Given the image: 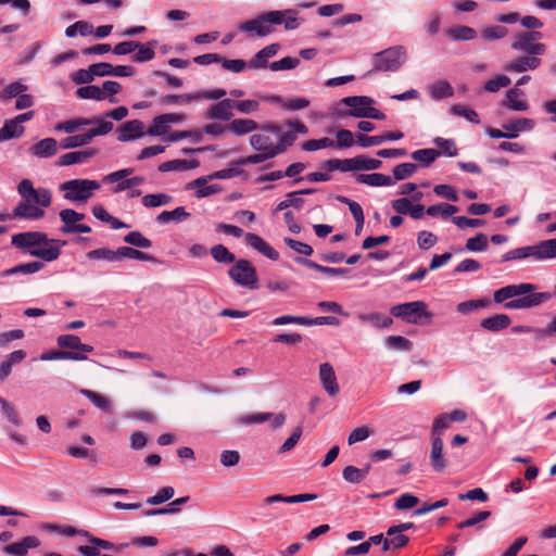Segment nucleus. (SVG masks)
Returning <instances> with one entry per match:
<instances>
[{
  "mask_svg": "<svg viewBox=\"0 0 556 556\" xmlns=\"http://www.w3.org/2000/svg\"><path fill=\"white\" fill-rule=\"evenodd\" d=\"M300 262L308 268L315 269L319 273H323L325 275H329L332 277H343L349 274V269L343 268V267H339V268L327 267V266L319 265V264L315 263L314 261H309V260H303Z\"/></svg>",
  "mask_w": 556,
  "mask_h": 556,
  "instance_id": "obj_46",
  "label": "nucleus"
},
{
  "mask_svg": "<svg viewBox=\"0 0 556 556\" xmlns=\"http://www.w3.org/2000/svg\"><path fill=\"white\" fill-rule=\"evenodd\" d=\"M300 64V59L298 58H293V56H286L279 61H275V62H271L268 67L273 71V72H278V71H290V70H293L295 67H298Z\"/></svg>",
  "mask_w": 556,
  "mask_h": 556,
  "instance_id": "obj_62",
  "label": "nucleus"
},
{
  "mask_svg": "<svg viewBox=\"0 0 556 556\" xmlns=\"http://www.w3.org/2000/svg\"><path fill=\"white\" fill-rule=\"evenodd\" d=\"M245 242L271 261H277L279 258V253L258 235L247 233Z\"/></svg>",
  "mask_w": 556,
  "mask_h": 556,
  "instance_id": "obj_24",
  "label": "nucleus"
},
{
  "mask_svg": "<svg viewBox=\"0 0 556 556\" xmlns=\"http://www.w3.org/2000/svg\"><path fill=\"white\" fill-rule=\"evenodd\" d=\"M58 359H71V361H85L87 356L74 352L65 351H50L40 355V361H58Z\"/></svg>",
  "mask_w": 556,
  "mask_h": 556,
  "instance_id": "obj_45",
  "label": "nucleus"
},
{
  "mask_svg": "<svg viewBox=\"0 0 556 556\" xmlns=\"http://www.w3.org/2000/svg\"><path fill=\"white\" fill-rule=\"evenodd\" d=\"M486 235L479 232L475 237L469 238L466 242V249L470 252H481L488 249Z\"/></svg>",
  "mask_w": 556,
  "mask_h": 556,
  "instance_id": "obj_58",
  "label": "nucleus"
},
{
  "mask_svg": "<svg viewBox=\"0 0 556 556\" xmlns=\"http://www.w3.org/2000/svg\"><path fill=\"white\" fill-rule=\"evenodd\" d=\"M155 40L148 41L147 43L139 42L137 47V53L132 56V61L138 63L149 62L154 59V48L156 46Z\"/></svg>",
  "mask_w": 556,
  "mask_h": 556,
  "instance_id": "obj_41",
  "label": "nucleus"
},
{
  "mask_svg": "<svg viewBox=\"0 0 556 556\" xmlns=\"http://www.w3.org/2000/svg\"><path fill=\"white\" fill-rule=\"evenodd\" d=\"M334 141L328 137L320 139H311L302 144L304 151H317L325 148H333Z\"/></svg>",
  "mask_w": 556,
  "mask_h": 556,
  "instance_id": "obj_63",
  "label": "nucleus"
},
{
  "mask_svg": "<svg viewBox=\"0 0 556 556\" xmlns=\"http://www.w3.org/2000/svg\"><path fill=\"white\" fill-rule=\"evenodd\" d=\"M0 407L3 416L8 419L10 424L15 427H21L23 421L14 406L5 399L0 396Z\"/></svg>",
  "mask_w": 556,
  "mask_h": 556,
  "instance_id": "obj_50",
  "label": "nucleus"
},
{
  "mask_svg": "<svg viewBox=\"0 0 556 556\" xmlns=\"http://www.w3.org/2000/svg\"><path fill=\"white\" fill-rule=\"evenodd\" d=\"M531 258L534 262H543L545 260H551L552 255L548 249L547 241H541L538 244L527 245L510 250L502 255V262H510V261H522Z\"/></svg>",
  "mask_w": 556,
  "mask_h": 556,
  "instance_id": "obj_7",
  "label": "nucleus"
},
{
  "mask_svg": "<svg viewBox=\"0 0 556 556\" xmlns=\"http://www.w3.org/2000/svg\"><path fill=\"white\" fill-rule=\"evenodd\" d=\"M214 180L213 178H208L207 176L199 177L192 181H190L186 188L187 189H195V197L198 199L206 198L212 194L218 193L222 189L218 185H207L208 181Z\"/></svg>",
  "mask_w": 556,
  "mask_h": 556,
  "instance_id": "obj_21",
  "label": "nucleus"
},
{
  "mask_svg": "<svg viewBox=\"0 0 556 556\" xmlns=\"http://www.w3.org/2000/svg\"><path fill=\"white\" fill-rule=\"evenodd\" d=\"M440 155L441 152L435 149H420L410 154L412 159L419 162L424 167L430 166Z\"/></svg>",
  "mask_w": 556,
  "mask_h": 556,
  "instance_id": "obj_43",
  "label": "nucleus"
},
{
  "mask_svg": "<svg viewBox=\"0 0 556 556\" xmlns=\"http://www.w3.org/2000/svg\"><path fill=\"white\" fill-rule=\"evenodd\" d=\"M534 126L535 123L533 119L522 117L504 124L503 128L505 129V135H507V138L513 139L517 138L520 132L532 130Z\"/></svg>",
  "mask_w": 556,
  "mask_h": 556,
  "instance_id": "obj_26",
  "label": "nucleus"
},
{
  "mask_svg": "<svg viewBox=\"0 0 556 556\" xmlns=\"http://www.w3.org/2000/svg\"><path fill=\"white\" fill-rule=\"evenodd\" d=\"M430 93L433 99L439 100L451 97L453 94V88L446 81H439L431 86Z\"/></svg>",
  "mask_w": 556,
  "mask_h": 556,
  "instance_id": "obj_64",
  "label": "nucleus"
},
{
  "mask_svg": "<svg viewBox=\"0 0 556 556\" xmlns=\"http://www.w3.org/2000/svg\"><path fill=\"white\" fill-rule=\"evenodd\" d=\"M447 35L454 40H471L477 37V31L469 26H457L448 29Z\"/></svg>",
  "mask_w": 556,
  "mask_h": 556,
  "instance_id": "obj_53",
  "label": "nucleus"
},
{
  "mask_svg": "<svg viewBox=\"0 0 556 556\" xmlns=\"http://www.w3.org/2000/svg\"><path fill=\"white\" fill-rule=\"evenodd\" d=\"M409 542V538L399 530L390 527L386 532V539L383 541V551H396L404 547Z\"/></svg>",
  "mask_w": 556,
  "mask_h": 556,
  "instance_id": "obj_27",
  "label": "nucleus"
},
{
  "mask_svg": "<svg viewBox=\"0 0 556 556\" xmlns=\"http://www.w3.org/2000/svg\"><path fill=\"white\" fill-rule=\"evenodd\" d=\"M417 170V165L414 163H402L393 168V181L404 180L409 178Z\"/></svg>",
  "mask_w": 556,
  "mask_h": 556,
  "instance_id": "obj_59",
  "label": "nucleus"
},
{
  "mask_svg": "<svg viewBox=\"0 0 556 556\" xmlns=\"http://www.w3.org/2000/svg\"><path fill=\"white\" fill-rule=\"evenodd\" d=\"M124 242L141 249H150L152 247V241L140 231H130L124 237Z\"/></svg>",
  "mask_w": 556,
  "mask_h": 556,
  "instance_id": "obj_54",
  "label": "nucleus"
},
{
  "mask_svg": "<svg viewBox=\"0 0 556 556\" xmlns=\"http://www.w3.org/2000/svg\"><path fill=\"white\" fill-rule=\"evenodd\" d=\"M84 396H86L96 407L103 412H111L112 409V402L109 397L105 395H102L98 392L88 390V389H81L79 391Z\"/></svg>",
  "mask_w": 556,
  "mask_h": 556,
  "instance_id": "obj_38",
  "label": "nucleus"
},
{
  "mask_svg": "<svg viewBox=\"0 0 556 556\" xmlns=\"http://www.w3.org/2000/svg\"><path fill=\"white\" fill-rule=\"evenodd\" d=\"M201 96L195 93H185V94H165L161 97L160 102L164 105H185L189 104L192 101L200 100Z\"/></svg>",
  "mask_w": 556,
  "mask_h": 556,
  "instance_id": "obj_42",
  "label": "nucleus"
},
{
  "mask_svg": "<svg viewBox=\"0 0 556 556\" xmlns=\"http://www.w3.org/2000/svg\"><path fill=\"white\" fill-rule=\"evenodd\" d=\"M358 319L363 323H368L377 329L389 328L393 320L391 317L380 313L359 314Z\"/></svg>",
  "mask_w": 556,
  "mask_h": 556,
  "instance_id": "obj_36",
  "label": "nucleus"
},
{
  "mask_svg": "<svg viewBox=\"0 0 556 556\" xmlns=\"http://www.w3.org/2000/svg\"><path fill=\"white\" fill-rule=\"evenodd\" d=\"M433 143L440 149L441 154L453 157L458 154L457 147L452 139L435 137Z\"/></svg>",
  "mask_w": 556,
  "mask_h": 556,
  "instance_id": "obj_55",
  "label": "nucleus"
},
{
  "mask_svg": "<svg viewBox=\"0 0 556 556\" xmlns=\"http://www.w3.org/2000/svg\"><path fill=\"white\" fill-rule=\"evenodd\" d=\"M11 244L43 262H53L60 257L66 241L51 239L42 231H24L13 235Z\"/></svg>",
  "mask_w": 556,
  "mask_h": 556,
  "instance_id": "obj_2",
  "label": "nucleus"
},
{
  "mask_svg": "<svg viewBox=\"0 0 556 556\" xmlns=\"http://www.w3.org/2000/svg\"><path fill=\"white\" fill-rule=\"evenodd\" d=\"M200 166V161L198 159H191V160H181L176 159L172 161H167L162 163L159 166L160 172H185L189 169H194Z\"/></svg>",
  "mask_w": 556,
  "mask_h": 556,
  "instance_id": "obj_28",
  "label": "nucleus"
},
{
  "mask_svg": "<svg viewBox=\"0 0 556 556\" xmlns=\"http://www.w3.org/2000/svg\"><path fill=\"white\" fill-rule=\"evenodd\" d=\"M212 257L217 263L230 264L236 262L235 255L223 244H216L211 249Z\"/></svg>",
  "mask_w": 556,
  "mask_h": 556,
  "instance_id": "obj_52",
  "label": "nucleus"
},
{
  "mask_svg": "<svg viewBox=\"0 0 556 556\" xmlns=\"http://www.w3.org/2000/svg\"><path fill=\"white\" fill-rule=\"evenodd\" d=\"M429 459L431 467L437 472H442L447 467L448 463L444 457V444L442 438H431Z\"/></svg>",
  "mask_w": 556,
  "mask_h": 556,
  "instance_id": "obj_18",
  "label": "nucleus"
},
{
  "mask_svg": "<svg viewBox=\"0 0 556 556\" xmlns=\"http://www.w3.org/2000/svg\"><path fill=\"white\" fill-rule=\"evenodd\" d=\"M0 407L3 416L8 419L10 424L15 427H21L23 421L14 406L5 399L0 396Z\"/></svg>",
  "mask_w": 556,
  "mask_h": 556,
  "instance_id": "obj_49",
  "label": "nucleus"
},
{
  "mask_svg": "<svg viewBox=\"0 0 556 556\" xmlns=\"http://www.w3.org/2000/svg\"><path fill=\"white\" fill-rule=\"evenodd\" d=\"M228 131L237 137H242L257 130L258 124L251 118H235L227 124Z\"/></svg>",
  "mask_w": 556,
  "mask_h": 556,
  "instance_id": "obj_25",
  "label": "nucleus"
},
{
  "mask_svg": "<svg viewBox=\"0 0 556 556\" xmlns=\"http://www.w3.org/2000/svg\"><path fill=\"white\" fill-rule=\"evenodd\" d=\"M318 378L325 392L334 397L340 392V386L338 383L337 375L333 366L330 363H323L318 368Z\"/></svg>",
  "mask_w": 556,
  "mask_h": 556,
  "instance_id": "obj_16",
  "label": "nucleus"
},
{
  "mask_svg": "<svg viewBox=\"0 0 556 556\" xmlns=\"http://www.w3.org/2000/svg\"><path fill=\"white\" fill-rule=\"evenodd\" d=\"M60 219L63 226L60 228L62 233H89L91 228L88 225L80 224L85 215L72 208H64L60 212Z\"/></svg>",
  "mask_w": 556,
  "mask_h": 556,
  "instance_id": "obj_14",
  "label": "nucleus"
},
{
  "mask_svg": "<svg viewBox=\"0 0 556 556\" xmlns=\"http://www.w3.org/2000/svg\"><path fill=\"white\" fill-rule=\"evenodd\" d=\"M406 61L407 49L401 45L392 46L372 55V72H397Z\"/></svg>",
  "mask_w": 556,
  "mask_h": 556,
  "instance_id": "obj_5",
  "label": "nucleus"
},
{
  "mask_svg": "<svg viewBox=\"0 0 556 556\" xmlns=\"http://www.w3.org/2000/svg\"><path fill=\"white\" fill-rule=\"evenodd\" d=\"M356 181L372 187L391 186L394 184L392 177L380 173L358 174Z\"/></svg>",
  "mask_w": 556,
  "mask_h": 556,
  "instance_id": "obj_31",
  "label": "nucleus"
},
{
  "mask_svg": "<svg viewBox=\"0 0 556 556\" xmlns=\"http://www.w3.org/2000/svg\"><path fill=\"white\" fill-rule=\"evenodd\" d=\"M86 256L91 261L103 260L110 263L121 261L119 248L116 251L110 250L108 248L91 250L86 254Z\"/></svg>",
  "mask_w": 556,
  "mask_h": 556,
  "instance_id": "obj_39",
  "label": "nucleus"
},
{
  "mask_svg": "<svg viewBox=\"0 0 556 556\" xmlns=\"http://www.w3.org/2000/svg\"><path fill=\"white\" fill-rule=\"evenodd\" d=\"M121 261L123 258L139 260L144 262H156L153 255L141 252L130 247H119Z\"/></svg>",
  "mask_w": 556,
  "mask_h": 556,
  "instance_id": "obj_51",
  "label": "nucleus"
},
{
  "mask_svg": "<svg viewBox=\"0 0 556 556\" xmlns=\"http://www.w3.org/2000/svg\"><path fill=\"white\" fill-rule=\"evenodd\" d=\"M356 170H374L382 166V162L378 159H370L365 155L355 156Z\"/></svg>",
  "mask_w": 556,
  "mask_h": 556,
  "instance_id": "obj_60",
  "label": "nucleus"
},
{
  "mask_svg": "<svg viewBox=\"0 0 556 556\" xmlns=\"http://www.w3.org/2000/svg\"><path fill=\"white\" fill-rule=\"evenodd\" d=\"M233 100L232 99H223L218 103L212 105L205 112V118L207 119H219V121H229L232 116L233 110Z\"/></svg>",
  "mask_w": 556,
  "mask_h": 556,
  "instance_id": "obj_20",
  "label": "nucleus"
},
{
  "mask_svg": "<svg viewBox=\"0 0 556 556\" xmlns=\"http://www.w3.org/2000/svg\"><path fill=\"white\" fill-rule=\"evenodd\" d=\"M100 118H76L70 119L55 125L56 130H63L67 134H73L83 126L97 124L99 126Z\"/></svg>",
  "mask_w": 556,
  "mask_h": 556,
  "instance_id": "obj_37",
  "label": "nucleus"
},
{
  "mask_svg": "<svg viewBox=\"0 0 556 556\" xmlns=\"http://www.w3.org/2000/svg\"><path fill=\"white\" fill-rule=\"evenodd\" d=\"M142 205L149 208L160 207L173 202V198L166 193H153L142 197Z\"/></svg>",
  "mask_w": 556,
  "mask_h": 556,
  "instance_id": "obj_47",
  "label": "nucleus"
},
{
  "mask_svg": "<svg viewBox=\"0 0 556 556\" xmlns=\"http://www.w3.org/2000/svg\"><path fill=\"white\" fill-rule=\"evenodd\" d=\"M27 89H28V86L23 84L21 80L11 83L0 93V100L3 102H7L12 98L20 97Z\"/></svg>",
  "mask_w": 556,
  "mask_h": 556,
  "instance_id": "obj_48",
  "label": "nucleus"
},
{
  "mask_svg": "<svg viewBox=\"0 0 556 556\" xmlns=\"http://www.w3.org/2000/svg\"><path fill=\"white\" fill-rule=\"evenodd\" d=\"M503 105L511 111L519 112L527 111L529 109V103L525 99V92L517 87H514L506 92Z\"/></svg>",
  "mask_w": 556,
  "mask_h": 556,
  "instance_id": "obj_22",
  "label": "nucleus"
},
{
  "mask_svg": "<svg viewBox=\"0 0 556 556\" xmlns=\"http://www.w3.org/2000/svg\"><path fill=\"white\" fill-rule=\"evenodd\" d=\"M17 193L22 198L14 207L12 217L37 220L41 219L52 203V193L47 188H35L30 179H22L17 185Z\"/></svg>",
  "mask_w": 556,
  "mask_h": 556,
  "instance_id": "obj_1",
  "label": "nucleus"
},
{
  "mask_svg": "<svg viewBox=\"0 0 556 556\" xmlns=\"http://www.w3.org/2000/svg\"><path fill=\"white\" fill-rule=\"evenodd\" d=\"M536 287L532 283L508 285L493 293L495 303H504L508 309H525L538 306L548 301V292H534Z\"/></svg>",
  "mask_w": 556,
  "mask_h": 556,
  "instance_id": "obj_3",
  "label": "nucleus"
},
{
  "mask_svg": "<svg viewBox=\"0 0 556 556\" xmlns=\"http://www.w3.org/2000/svg\"><path fill=\"white\" fill-rule=\"evenodd\" d=\"M147 135L144 124L139 119H131L117 128V139L121 142L136 140Z\"/></svg>",
  "mask_w": 556,
  "mask_h": 556,
  "instance_id": "obj_17",
  "label": "nucleus"
},
{
  "mask_svg": "<svg viewBox=\"0 0 556 556\" xmlns=\"http://www.w3.org/2000/svg\"><path fill=\"white\" fill-rule=\"evenodd\" d=\"M190 214L184 206H178L173 211H163L156 217L159 224H168L170 222L181 223L188 219Z\"/></svg>",
  "mask_w": 556,
  "mask_h": 556,
  "instance_id": "obj_35",
  "label": "nucleus"
},
{
  "mask_svg": "<svg viewBox=\"0 0 556 556\" xmlns=\"http://www.w3.org/2000/svg\"><path fill=\"white\" fill-rule=\"evenodd\" d=\"M113 129V123L110 121H100L99 126L88 130L81 135H75L64 138L61 141L62 149H73L86 146L90 143V141L96 136H103L109 134Z\"/></svg>",
  "mask_w": 556,
  "mask_h": 556,
  "instance_id": "obj_13",
  "label": "nucleus"
},
{
  "mask_svg": "<svg viewBox=\"0 0 556 556\" xmlns=\"http://www.w3.org/2000/svg\"><path fill=\"white\" fill-rule=\"evenodd\" d=\"M96 153L94 149H88L84 151L68 152L60 156L58 165L70 166L73 164L84 163L88 159L92 157Z\"/></svg>",
  "mask_w": 556,
  "mask_h": 556,
  "instance_id": "obj_30",
  "label": "nucleus"
},
{
  "mask_svg": "<svg viewBox=\"0 0 556 556\" xmlns=\"http://www.w3.org/2000/svg\"><path fill=\"white\" fill-rule=\"evenodd\" d=\"M271 324L274 326H283L288 324H298L302 326H321V325H332L338 326L339 320L333 316H321V317H315V318H308L304 316H291V315H283L276 317L273 319Z\"/></svg>",
  "mask_w": 556,
  "mask_h": 556,
  "instance_id": "obj_15",
  "label": "nucleus"
},
{
  "mask_svg": "<svg viewBox=\"0 0 556 556\" xmlns=\"http://www.w3.org/2000/svg\"><path fill=\"white\" fill-rule=\"evenodd\" d=\"M100 188L101 184L92 179H72L59 186L63 198L75 203H86Z\"/></svg>",
  "mask_w": 556,
  "mask_h": 556,
  "instance_id": "obj_4",
  "label": "nucleus"
},
{
  "mask_svg": "<svg viewBox=\"0 0 556 556\" xmlns=\"http://www.w3.org/2000/svg\"><path fill=\"white\" fill-rule=\"evenodd\" d=\"M386 344L396 351L408 352L413 344L412 342L402 336H390L386 339Z\"/></svg>",
  "mask_w": 556,
  "mask_h": 556,
  "instance_id": "obj_61",
  "label": "nucleus"
},
{
  "mask_svg": "<svg viewBox=\"0 0 556 556\" xmlns=\"http://www.w3.org/2000/svg\"><path fill=\"white\" fill-rule=\"evenodd\" d=\"M228 276L240 287L254 290L257 288V273L248 260H239L229 268Z\"/></svg>",
  "mask_w": 556,
  "mask_h": 556,
  "instance_id": "obj_8",
  "label": "nucleus"
},
{
  "mask_svg": "<svg viewBox=\"0 0 556 556\" xmlns=\"http://www.w3.org/2000/svg\"><path fill=\"white\" fill-rule=\"evenodd\" d=\"M342 103L351 110L348 115L356 118H372L378 121L386 119V115L378 109L374 108V99L366 96H354L342 99Z\"/></svg>",
  "mask_w": 556,
  "mask_h": 556,
  "instance_id": "obj_6",
  "label": "nucleus"
},
{
  "mask_svg": "<svg viewBox=\"0 0 556 556\" xmlns=\"http://www.w3.org/2000/svg\"><path fill=\"white\" fill-rule=\"evenodd\" d=\"M427 304L422 301H414L397 304L391 308V314L402 318L408 324H418L421 318L431 319L432 314L428 312Z\"/></svg>",
  "mask_w": 556,
  "mask_h": 556,
  "instance_id": "obj_10",
  "label": "nucleus"
},
{
  "mask_svg": "<svg viewBox=\"0 0 556 556\" xmlns=\"http://www.w3.org/2000/svg\"><path fill=\"white\" fill-rule=\"evenodd\" d=\"M24 134V127L18 125L16 121L8 119L4 122L3 127L0 129V142L13 138H18Z\"/></svg>",
  "mask_w": 556,
  "mask_h": 556,
  "instance_id": "obj_40",
  "label": "nucleus"
},
{
  "mask_svg": "<svg viewBox=\"0 0 556 556\" xmlns=\"http://www.w3.org/2000/svg\"><path fill=\"white\" fill-rule=\"evenodd\" d=\"M273 13H278L279 21L277 22V25L283 24L285 29L287 30L296 29L301 25V20L296 16L298 12L295 10H277L273 11Z\"/></svg>",
  "mask_w": 556,
  "mask_h": 556,
  "instance_id": "obj_34",
  "label": "nucleus"
},
{
  "mask_svg": "<svg viewBox=\"0 0 556 556\" xmlns=\"http://www.w3.org/2000/svg\"><path fill=\"white\" fill-rule=\"evenodd\" d=\"M29 151L37 157H51L58 152V142L54 138H45L31 146Z\"/></svg>",
  "mask_w": 556,
  "mask_h": 556,
  "instance_id": "obj_29",
  "label": "nucleus"
},
{
  "mask_svg": "<svg viewBox=\"0 0 556 556\" xmlns=\"http://www.w3.org/2000/svg\"><path fill=\"white\" fill-rule=\"evenodd\" d=\"M542 38L540 31H526L515 36L511 48L516 51L532 55H542L546 48L544 43L538 42Z\"/></svg>",
  "mask_w": 556,
  "mask_h": 556,
  "instance_id": "obj_12",
  "label": "nucleus"
},
{
  "mask_svg": "<svg viewBox=\"0 0 556 556\" xmlns=\"http://www.w3.org/2000/svg\"><path fill=\"white\" fill-rule=\"evenodd\" d=\"M510 317L506 314H496L491 317L484 318L481 321V327L488 331H500L510 325Z\"/></svg>",
  "mask_w": 556,
  "mask_h": 556,
  "instance_id": "obj_32",
  "label": "nucleus"
},
{
  "mask_svg": "<svg viewBox=\"0 0 556 556\" xmlns=\"http://www.w3.org/2000/svg\"><path fill=\"white\" fill-rule=\"evenodd\" d=\"M77 96L81 99H92L97 101L104 100V96L101 87L96 85H88L85 87H80L76 91Z\"/></svg>",
  "mask_w": 556,
  "mask_h": 556,
  "instance_id": "obj_56",
  "label": "nucleus"
},
{
  "mask_svg": "<svg viewBox=\"0 0 556 556\" xmlns=\"http://www.w3.org/2000/svg\"><path fill=\"white\" fill-rule=\"evenodd\" d=\"M279 50H280L279 43H270V45L266 46L265 48L260 50L254 55V58L249 62V67H251L253 70L267 67L270 64V63H268V59L275 56L279 52Z\"/></svg>",
  "mask_w": 556,
  "mask_h": 556,
  "instance_id": "obj_23",
  "label": "nucleus"
},
{
  "mask_svg": "<svg viewBox=\"0 0 556 556\" xmlns=\"http://www.w3.org/2000/svg\"><path fill=\"white\" fill-rule=\"evenodd\" d=\"M278 16V13L269 11L255 18L241 23L239 29L242 33L265 37L274 31V26L277 25L279 21Z\"/></svg>",
  "mask_w": 556,
  "mask_h": 556,
  "instance_id": "obj_9",
  "label": "nucleus"
},
{
  "mask_svg": "<svg viewBox=\"0 0 556 556\" xmlns=\"http://www.w3.org/2000/svg\"><path fill=\"white\" fill-rule=\"evenodd\" d=\"M267 131L276 135L280 134L278 127L270 124L264 125L261 127V131L251 135L249 143L251 148L257 152H267L274 155H279L281 153V147L275 146V142Z\"/></svg>",
  "mask_w": 556,
  "mask_h": 556,
  "instance_id": "obj_11",
  "label": "nucleus"
},
{
  "mask_svg": "<svg viewBox=\"0 0 556 556\" xmlns=\"http://www.w3.org/2000/svg\"><path fill=\"white\" fill-rule=\"evenodd\" d=\"M273 418L271 413H254L235 418L233 422L238 426L248 427L254 424H263Z\"/></svg>",
  "mask_w": 556,
  "mask_h": 556,
  "instance_id": "obj_44",
  "label": "nucleus"
},
{
  "mask_svg": "<svg viewBox=\"0 0 556 556\" xmlns=\"http://www.w3.org/2000/svg\"><path fill=\"white\" fill-rule=\"evenodd\" d=\"M541 65L539 55L528 54L520 56L504 66V70L511 73H523L527 71H534Z\"/></svg>",
  "mask_w": 556,
  "mask_h": 556,
  "instance_id": "obj_19",
  "label": "nucleus"
},
{
  "mask_svg": "<svg viewBox=\"0 0 556 556\" xmlns=\"http://www.w3.org/2000/svg\"><path fill=\"white\" fill-rule=\"evenodd\" d=\"M25 357L26 353L23 350H16L9 354L0 364V381H3L11 374L12 367L22 363Z\"/></svg>",
  "mask_w": 556,
  "mask_h": 556,
  "instance_id": "obj_33",
  "label": "nucleus"
},
{
  "mask_svg": "<svg viewBox=\"0 0 556 556\" xmlns=\"http://www.w3.org/2000/svg\"><path fill=\"white\" fill-rule=\"evenodd\" d=\"M169 129V124L164 119V115L161 114L153 118L151 127L147 130L148 136H163Z\"/></svg>",
  "mask_w": 556,
  "mask_h": 556,
  "instance_id": "obj_57",
  "label": "nucleus"
}]
</instances>
